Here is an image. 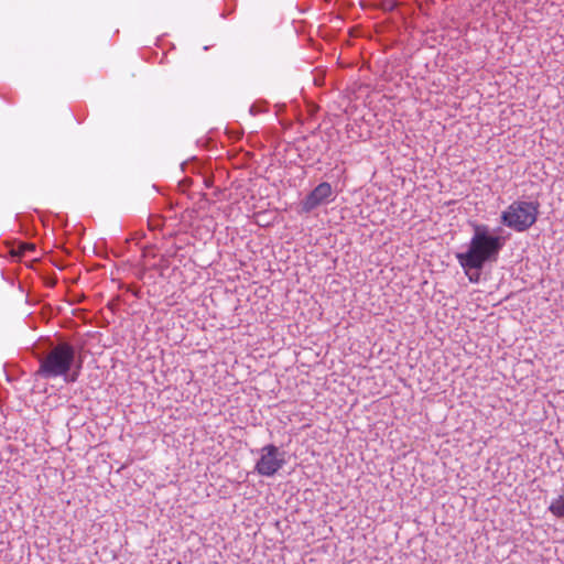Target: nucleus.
I'll use <instances>...</instances> for the list:
<instances>
[{"instance_id": "obj_1", "label": "nucleus", "mask_w": 564, "mask_h": 564, "mask_svg": "<svg viewBox=\"0 0 564 564\" xmlns=\"http://www.w3.org/2000/svg\"><path fill=\"white\" fill-rule=\"evenodd\" d=\"M469 225L473 236L468 248L465 252H457L456 259L469 282L478 283L485 265L498 261L507 237L500 235L501 227L491 229L488 225L477 221H469Z\"/></svg>"}, {"instance_id": "obj_2", "label": "nucleus", "mask_w": 564, "mask_h": 564, "mask_svg": "<svg viewBox=\"0 0 564 564\" xmlns=\"http://www.w3.org/2000/svg\"><path fill=\"white\" fill-rule=\"evenodd\" d=\"M40 364L35 375L51 379L63 377L66 383H73L78 380L83 368L82 357H77L76 348L73 344L62 340L57 345L48 343L47 348L42 351H34Z\"/></svg>"}, {"instance_id": "obj_3", "label": "nucleus", "mask_w": 564, "mask_h": 564, "mask_svg": "<svg viewBox=\"0 0 564 564\" xmlns=\"http://www.w3.org/2000/svg\"><path fill=\"white\" fill-rule=\"evenodd\" d=\"M540 203L538 200H514L500 215L501 225L523 232L538 220Z\"/></svg>"}, {"instance_id": "obj_4", "label": "nucleus", "mask_w": 564, "mask_h": 564, "mask_svg": "<svg viewBox=\"0 0 564 564\" xmlns=\"http://www.w3.org/2000/svg\"><path fill=\"white\" fill-rule=\"evenodd\" d=\"M259 453L260 457L254 468L261 476L271 477L276 474L285 464L284 452H281L273 444L263 446Z\"/></svg>"}, {"instance_id": "obj_5", "label": "nucleus", "mask_w": 564, "mask_h": 564, "mask_svg": "<svg viewBox=\"0 0 564 564\" xmlns=\"http://www.w3.org/2000/svg\"><path fill=\"white\" fill-rule=\"evenodd\" d=\"M333 195L332 185L328 182L319 183L300 203V213L310 214L323 204L328 203Z\"/></svg>"}, {"instance_id": "obj_6", "label": "nucleus", "mask_w": 564, "mask_h": 564, "mask_svg": "<svg viewBox=\"0 0 564 564\" xmlns=\"http://www.w3.org/2000/svg\"><path fill=\"white\" fill-rule=\"evenodd\" d=\"M547 510L555 518L564 520V486L562 487L560 494L551 500Z\"/></svg>"}, {"instance_id": "obj_7", "label": "nucleus", "mask_w": 564, "mask_h": 564, "mask_svg": "<svg viewBox=\"0 0 564 564\" xmlns=\"http://www.w3.org/2000/svg\"><path fill=\"white\" fill-rule=\"evenodd\" d=\"M399 6H400V2L397 1V0H381L380 4L378 6V8L383 10V11H387V12H392Z\"/></svg>"}, {"instance_id": "obj_8", "label": "nucleus", "mask_w": 564, "mask_h": 564, "mask_svg": "<svg viewBox=\"0 0 564 564\" xmlns=\"http://www.w3.org/2000/svg\"><path fill=\"white\" fill-rule=\"evenodd\" d=\"M35 249H36V247L32 242H20L19 243V252L17 253V256L21 257L25 252H33V251H35Z\"/></svg>"}, {"instance_id": "obj_9", "label": "nucleus", "mask_w": 564, "mask_h": 564, "mask_svg": "<svg viewBox=\"0 0 564 564\" xmlns=\"http://www.w3.org/2000/svg\"><path fill=\"white\" fill-rule=\"evenodd\" d=\"M148 225L150 230L161 229L163 227V219L160 216L151 217L149 218Z\"/></svg>"}, {"instance_id": "obj_10", "label": "nucleus", "mask_w": 564, "mask_h": 564, "mask_svg": "<svg viewBox=\"0 0 564 564\" xmlns=\"http://www.w3.org/2000/svg\"><path fill=\"white\" fill-rule=\"evenodd\" d=\"M250 112H251L252 115H256V113H257V111H256V105H252V106H251V108H250Z\"/></svg>"}, {"instance_id": "obj_11", "label": "nucleus", "mask_w": 564, "mask_h": 564, "mask_svg": "<svg viewBox=\"0 0 564 564\" xmlns=\"http://www.w3.org/2000/svg\"><path fill=\"white\" fill-rule=\"evenodd\" d=\"M188 379H189V380H192V379H193V372H192V371H189Z\"/></svg>"}, {"instance_id": "obj_12", "label": "nucleus", "mask_w": 564, "mask_h": 564, "mask_svg": "<svg viewBox=\"0 0 564 564\" xmlns=\"http://www.w3.org/2000/svg\"><path fill=\"white\" fill-rule=\"evenodd\" d=\"M133 294H134L137 297H139V296H140V295H139V291H134V293H133Z\"/></svg>"}, {"instance_id": "obj_13", "label": "nucleus", "mask_w": 564, "mask_h": 564, "mask_svg": "<svg viewBox=\"0 0 564 564\" xmlns=\"http://www.w3.org/2000/svg\"><path fill=\"white\" fill-rule=\"evenodd\" d=\"M112 311L115 310V305L113 304H109L108 305Z\"/></svg>"}]
</instances>
